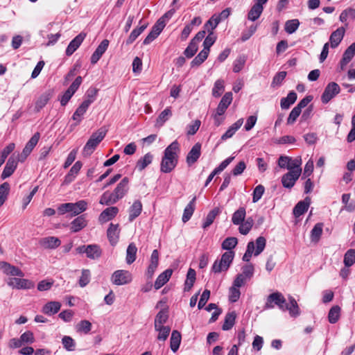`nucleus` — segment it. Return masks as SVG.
I'll return each mask as SVG.
<instances>
[{"mask_svg": "<svg viewBox=\"0 0 355 355\" xmlns=\"http://www.w3.org/2000/svg\"><path fill=\"white\" fill-rule=\"evenodd\" d=\"M179 150V144L177 141L172 142L164 150L160 165V171L162 173H170L175 168L178 161V152Z\"/></svg>", "mask_w": 355, "mask_h": 355, "instance_id": "obj_1", "label": "nucleus"}, {"mask_svg": "<svg viewBox=\"0 0 355 355\" xmlns=\"http://www.w3.org/2000/svg\"><path fill=\"white\" fill-rule=\"evenodd\" d=\"M107 130L105 128H101L96 132H94L83 148V155L84 157L90 156L97 146L104 139Z\"/></svg>", "mask_w": 355, "mask_h": 355, "instance_id": "obj_2", "label": "nucleus"}, {"mask_svg": "<svg viewBox=\"0 0 355 355\" xmlns=\"http://www.w3.org/2000/svg\"><path fill=\"white\" fill-rule=\"evenodd\" d=\"M266 244V240L263 236H259L256 239V248L254 247V243L253 241H250L248 243L246 251L243 257V261L248 262L252 254L254 256H258L264 250Z\"/></svg>", "mask_w": 355, "mask_h": 355, "instance_id": "obj_3", "label": "nucleus"}, {"mask_svg": "<svg viewBox=\"0 0 355 355\" xmlns=\"http://www.w3.org/2000/svg\"><path fill=\"white\" fill-rule=\"evenodd\" d=\"M235 253L234 251L224 252L220 260H216L212 266L211 270L215 273L226 271L233 261Z\"/></svg>", "mask_w": 355, "mask_h": 355, "instance_id": "obj_4", "label": "nucleus"}, {"mask_svg": "<svg viewBox=\"0 0 355 355\" xmlns=\"http://www.w3.org/2000/svg\"><path fill=\"white\" fill-rule=\"evenodd\" d=\"M286 301L284 295L279 292H275L273 293L270 294L267 297V301L266 302L264 309H269L274 308L275 304L278 306V307L285 311V305Z\"/></svg>", "mask_w": 355, "mask_h": 355, "instance_id": "obj_5", "label": "nucleus"}, {"mask_svg": "<svg viewBox=\"0 0 355 355\" xmlns=\"http://www.w3.org/2000/svg\"><path fill=\"white\" fill-rule=\"evenodd\" d=\"M111 281L117 286L127 284L132 281V275L128 270H118L112 274Z\"/></svg>", "mask_w": 355, "mask_h": 355, "instance_id": "obj_6", "label": "nucleus"}, {"mask_svg": "<svg viewBox=\"0 0 355 355\" xmlns=\"http://www.w3.org/2000/svg\"><path fill=\"white\" fill-rule=\"evenodd\" d=\"M340 88L339 85L334 82L329 83L321 96V101L323 103H329L334 97L340 93Z\"/></svg>", "mask_w": 355, "mask_h": 355, "instance_id": "obj_7", "label": "nucleus"}, {"mask_svg": "<svg viewBox=\"0 0 355 355\" xmlns=\"http://www.w3.org/2000/svg\"><path fill=\"white\" fill-rule=\"evenodd\" d=\"M301 172L302 169L295 168L284 174L282 178L283 187L287 189H291L300 176Z\"/></svg>", "mask_w": 355, "mask_h": 355, "instance_id": "obj_8", "label": "nucleus"}, {"mask_svg": "<svg viewBox=\"0 0 355 355\" xmlns=\"http://www.w3.org/2000/svg\"><path fill=\"white\" fill-rule=\"evenodd\" d=\"M7 284L9 286L16 289H30L34 287L33 282L23 278H9L7 281Z\"/></svg>", "mask_w": 355, "mask_h": 355, "instance_id": "obj_9", "label": "nucleus"}, {"mask_svg": "<svg viewBox=\"0 0 355 355\" xmlns=\"http://www.w3.org/2000/svg\"><path fill=\"white\" fill-rule=\"evenodd\" d=\"M0 269L6 275L20 277H23L24 276V273L21 270L6 261L0 262Z\"/></svg>", "mask_w": 355, "mask_h": 355, "instance_id": "obj_10", "label": "nucleus"}, {"mask_svg": "<svg viewBox=\"0 0 355 355\" xmlns=\"http://www.w3.org/2000/svg\"><path fill=\"white\" fill-rule=\"evenodd\" d=\"M17 166V157L12 155L8 159L6 164L4 167V169L1 173V178L4 180L7 178H9L15 172V169Z\"/></svg>", "mask_w": 355, "mask_h": 355, "instance_id": "obj_11", "label": "nucleus"}, {"mask_svg": "<svg viewBox=\"0 0 355 355\" xmlns=\"http://www.w3.org/2000/svg\"><path fill=\"white\" fill-rule=\"evenodd\" d=\"M129 179L126 177L123 178L117 184L116 187L112 192L114 198L118 201L121 199L128 191Z\"/></svg>", "mask_w": 355, "mask_h": 355, "instance_id": "obj_12", "label": "nucleus"}, {"mask_svg": "<svg viewBox=\"0 0 355 355\" xmlns=\"http://www.w3.org/2000/svg\"><path fill=\"white\" fill-rule=\"evenodd\" d=\"M232 99L233 97L232 92H226L224 94L216 108V112H217V115H223L225 114L226 110L231 104Z\"/></svg>", "mask_w": 355, "mask_h": 355, "instance_id": "obj_13", "label": "nucleus"}, {"mask_svg": "<svg viewBox=\"0 0 355 355\" xmlns=\"http://www.w3.org/2000/svg\"><path fill=\"white\" fill-rule=\"evenodd\" d=\"M201 154V144L200 143H196L191 148L190 151L188 153L187 155V163L189 166H191L194 163H196L199 159Z\"/></svg>", "mask_w": 355, "mask_h": 355, "instance_id": "obj_14", "label": "nucleus"}, {"mask_svg": "<svg viewBox=\"0 0 355 355\" xmlns=\"http://www.w3.org/2000/svg\"><path fill=\"white\" fill-rule=\"evenodd\" d=\"M85 36V34L83 33H80L77 36H76L69 44L66 49V55L68 56L71 55L80 46Z\"/></svg>", "mask_w": 355, "mask_h": 355, "instance_id": "obj_15", "label": "nucleus"}, {"mask_svg": "<svg viewBox=\"0 0 355 355\" xmlns=\"http://www.w3.org/2000/svg\"><path fill=\"white\" fill-rule=\"evenodd\" d=\"M91 105L90 101H83L80 105L76 109L72 116V119L76 123L74 125H78L83 119V115L86 113L89 106Z\"/></svg>", "mask_w": 355, "mask_h": 355, "instance_id": "obj_16", "label": "nucleus"}, {"mask_svg": "<svg viewBox=\"0 0 355 355\" xmlns=\"http://www.w3.org/2000/svg\"><path fill=\"white\" fill-rule=\"evenodd\" d=\"M345 33L344 27H340L334 31L330 35L329 42L332 49L336 48L341 42Z\"/></svg>", "mask_w": 355, "mask_h": 355, "instance_id": "obj_17", "label": "nucleus"}, {"mask_svg": "<svg viewBox=\"0 0 355 355\" xmlns=\"http://www.w3.org/2000/svg\"><path fill=\"white\" fill-rule=\"evenodd\" d=\"M109 45L107 40H103L100 44L97 46L95 51L91 56V63L94 64L100 60L103 54L105 52Z\"/></svg>", "mask_w": 355, "mask_h": 355, "instance_id": "obj_18", "label": "nucleus"}, {"mask_svg": "<svg viewBox=\"0 0 355 355\" xmlns=\"http://www.w3.org/2000/svg\"><path fill=\"white\" fill-rule=\"evenodd\" d=\"M53 90L49 89L40 95L35 102V111L36 112H40L47 104L53 96Z\"/></svg>", "mask_w": 355, "mask_h": 355, "instance_id": "obj_19", "label": "nucleus"}, {"mask_svg": "<svg viewBox=\"0 0 355 355\" xmlns=\"http://www.w3.org/2000/svg\"><path fill=\"white\" fill-rule=\"evenodd\" d=\"M119 212L116 207H110L103 210L99 216L98 220L100 223H106L114 218Z\"/></svg>", "mask_w": 355, "mask_h": 355, "instance_id": "obj_20", "label": "nucleus"}, {"mask_svg": "<svg viewBox=\"0 0 355 355\" xmlns=\"http://www.w3.org/2000/svg\"><path fill=\"white\" fill-rule=\"evenodd\" d=\"M120 230L119 229V224L111 223L107 230V236L108 240L112 245H116L118 242Z\"/></svg>", "mask_w": 355, "mask_h": 355, "instance_id": "obj_21", "label": "nucleus"}, {"mask_svg": "<svg viewBox=\"0 0 355 355\" xmlns=\"http://www.w3.org/2000/svg\"><path fill=\"white\" fill-rule=\"evenodd\" d=\"M39 243L44 248L55 249L60 245L61 241L57 237L48 236L41 239L39 241Z\"/></svg>", "mask_w": 355, "mask_h": 355, "instance_id": "obj_22", "label": "nucleus"}, {"mask_svg": "<svg viewBox=\"0 0 355 355\" xmlns=\"http://www.w3.org/2000/svg\"><path fill=\"white\" fill-rule=\"evenodd\" d=\"M87 225V221L85 219V215H81L76 218L70 223V230L71 232L76 233L83 230Z\"/></svg>", "mask_w": 355, "mask_h": 355, "instance_id": "obj_23", "label": "nucleus"}, {"mask_svg": "<svg viewBox=\"0 0 355 355\" xmlns=\"http://www.w3.org/2000/svg\"><path fill=\"white\" fill-rule=\"evenodd\" d=\"M173 273L171 269H167L162 272L157 278L154 287L156 290L162 288L170 279Z\"/></svg>", "mask_w": 355, "mask_h": 355, "instance_id": "obj_24", "label": "nucleus"}, {"mask_svg": "<svg viewBox=\"0 0 355 355\" xmlns=\"http://www.w3.org/2000/svg\"><path fill=\"white\" fill-rule=\"evenodd\" d=\"M310 205V198L306 197L304 200L300 201L293 209V214L295 217H300L308 209Z\"/></svg>", "mask_w": 355, "mask_h": 355, "instance_id": "obj_25", "label": "nucleus"}, {"mask_svg": "<svg viewBox=\"0 0 355 355\" xmlns=\"http://www.w3.org/2000/svg\"><path fill=\"white\" fill-rule=\"evenodd\" d=\"M355 55V42L352 43L344 52L343 58L340 60L341 69L347 65Z\"/></svg>", "mask_w": 355, "mask_h": 355, "instance_id": "obj_26", "label": "nucleus"}, {"mask_svg": "<svg viewBox=\"0 0 355 355\" xmlns=\"http://www.w3.org/2000/svg\"><path fill=\"white\" fill-rule=\"evenodd\" d=\"M61 307V304L59 302L51 301L46 303L43 307L42 311L49 315L57 313Z\"/></svg>", "mask_w": 355, "mask_h": 355, "instance_id": "obj_27", "label": "nucleus"}, {"mask_svg": "<svg viewBox=\"0 0 355 355\" xmlns=\"http://www.w3.org/2000/svg\"><path fill=\"white\" fill-rule=\"evenodd\" d=\"M142 211V204L140 200H135L129 209V221H133Z\"/></svg>", "mask_w": 355, "mask_h": 355, "instance_id": "obj_28", "label": "nucleus"}, {"mask_svg": "<svg viewBox=\"0 0 355 355\" xmlns=\"http://www.w3.org/2000/svg\"><path fill=\"white\" fill-rule=\"evenodd\" d=\"M82 162L77 161L71 168L67 175L65 176L64 182L69 184L73 182L77 174L79 173L80 168H82Z\"/></svg>", "mask_w": 355, "mask_h": 355, "instance_id": "obj_29", "label": "nucleus"}, {"mask_svg": "<svg viewBox=\"0 0 355 355\" xmlns=\"http://www.w3.org/2000/svg\"><path fill=\"white\" fill-rule=\"evenodd\" d=\"M102 254V250L96 244L87 245V257L91 259H97Z\"/></svg>", "mask_w": 355, "mask_h": 355, "instance_id": "obj_30", "label": "nucleus"}, {"mask_svg": "<svg viewBox=\"0 0 355 355\" xmlns=\"http://www.w3.org/2000/svg\"><path fill=\"white\" fill-rule=\"evenodd\" d=\"M196 279V272L194 269L189 268L187 271V279L184 282V291L188 292L193 287Z\"/></svg>", "mask_w": 355, "mask_h": 355, "instance_id": "obj_31", "label": "nucleus"}, {"mask_svg": "<svg viewBox=\"0 0 355 355\" xmlns=\"http://www.w3.org/2000/svg\"><path fill=\"white\" fill-rule=\"evenodd\" d=\"M196 200V197L194 196L192 200L189 202V204L186 206L184 209L183 215H182V222L186 223L190 220L191 218L194 211H195V202Z\"/></svg>", "mask_w": 355, "mask_h": 355, "instance_id": "obj_32", "label": "nucleus"}, {"mask_svg": "<svg viewBox=\"0 0 355 355\" xmlns=\"http://www.w3.org/2000/svg\"><path fill=\"white\" fill-rule=\"evenodd\" d=\"M243 123V119H240L233 123L228 130L222 135L221 139L226 140L231 138L235 132L241 128Z\"/></svg>", "mask_w": 355, "mask_h": 355, "instance_id": "obj_33", "label": "nucleus"}, {"mask_svg": "<svg viewBox=\"0 0 355 355\" xmlns=\"http://www.w3.org/2000/svg\"><path fill=\"white\" fill-rule=\"evenodd\" d=\"M153 155L150 153H146L144 157H141L137 162L136 168L138 171H142L150 164L152 163Z\"/></svg>", "mask_w": 355, "mask_h": 355, "instance_id": "obj_34", "label": "nucleus"}, {"mask_svg": "<svg viewBox=\"0 0 355 355\" xmlns=\"http://www.w3.org/2000/svg\"><path fill=\"white\" fill-rule=\"evenodd\" d=\"M181 343V334L177 330H173L171 333L170 339V347L173 352L179 349Z\"/></svg>", "mask_w": 355, "mask_h": 355, "instance_id": "obj_35", "label": "nucleus"}, {"mask_svg": "<svg viewBox=\"0 0 355 355\" xmlns=\"http://www.w3.org/2000/svg\"><path fill=\"white\" fill-rule=\"evenodd\" d=\"M172 116L171 108L170 107H166L164 110L158 116L156 119L155 126L156 127H162L164 123L168 120V119Z\"/></svg>", "mask_w": 355, "mask_h": 355, "instance_id": "obj_36", "label": "nucleus"}, {"mask_svg": "<svg viewBox=\"0 0 355 355\" xmlns=\"http://www.w3.org/2000/svg\"><path fill=\"white\" fill-rule=\"evenodd\" d=\"M246 211L245 207H239L232 215V222L234 225H239L242 223L245 218Z\"/></svg>", "mask_w": 355, "mask_h": 355, "instance_id": "obj_37", "label": "nucleus"}, {"mask_svg": "<svg viewBox=\"0 0 355 355\" xmlns=\"http://www.w3.org/2000/svg\"><path fill=\"white\" fill-rule=\"evenodd\" d=\"M297 100V94L291 91L287 96L281 99L280 105L282 109H288L289 107L293 104Z\"/></svg>", "mask_w": 355, "mask_h": 355, "instance_id": "obj_38", "label": "nucleus"}, {"mask_svg": "<svg viewBox=\"0 0 355 355\" xmlns=\"http://www.w3.org/2000/svg\"><path fill=\"white\" fill-rule=\"evenodd\" d=\"M236 317V315L234 311L227 313L225 315V321L222 327L223 330L227 331L231 329L234 325Z\"/></svg>", "mask_w": 355, "mask_h": 355, "instance_id": "obj_39", "label": "nucleus"}, {"mask_svg": "<svg viewBox=\"0 0 355 355\" xmlns=\"http://www.w3.org/2000/svg\"><path fill=\"white\" fill-rule=\"evenodd\" d=\"M263 10V7L260 6L259 5H256L255 3L250 8L248 14V19L250 21H254L257 19L259 18Z\"/></svg>", "mask_w": 355, "mask_h": 355, "instance_id": "obj_40", "label": "nucleus"}, {"mask_svg": "<svg viewBox=\"0 0 355 355\" xmlns=\"http://www.w3.org/2000/svg\"><path fill=\"white\" fill-rule=\"evenodd\" d=\"M220 211H221L219 207H215L211 211H210L202 224V227L206 229L209 227L213 223L216 217L220 213Z\"/></svg>", "mask_w": 355, "mask_h": 355, "instance_id": "obj_41", "label": "nucleus"}, {"mask_svg": "<svg viewBox=\"0 0 355 355\" xmlns=\"http://www.w3.org/2000/svg\"><path fill=\"white\" fill-rule=\"evenodd\" d=\"M137 248L135 243H131L126 250V262L128 264L132 263L136 259Z\"/></svg>", "mask_w": 355, "mask_h": 355, "instance_id": "obj_42", "label": "nucleus"}, {"mask_svg": "<svg viewBox=\"0 0 355 355\" xmlns=\"http://www.w3.org/2000/svg\"><path fill=\"white\" fill-rule=\"evenodd\" d=\"M289 304L286 303L285 311L288 310L291 315L297 316L300 314L299 307L296 300L293 297H289Z\"/></svg>", "mask_w": 355, "mask_h": 355, "instance_id": "obj_43", "label": "nucleus"}, {"mask_svg": "<svg viewBox=\"0 0 355 355\" xmlns=\"http://www.w3.org/2000/svg\"><path fill=\"white\" fill-rule=\"evenodd\" d=\"M323 223H318L315 225L311 232V241L317 243L319 241L322 233Z\"/></svg>", "mask_w": 355, "mask_h": 355, "instance_id": "obj_44", "label": "nucleus"}, {"mask_svg": "<svg viewBox=\"0 0 355 355\" xmlns=\"http://www.w3.org/2000/svg\"><path fill=\"white\" fill-rule=\"evenodd\" d=\"M340 315V307L338 305L332 306L328 314L329 322L331 324H335L338 320Z\"/></svg>", "mask_w": 355, "mask_h": 355, "instance_id": "obj_45", "label": "nucleus"}, {"mask_svg": "<svg viewBox=\"0 0 355 355\" xmlns=\"http://www.w3.org/2000/svg\"><path fill=\"white\" fill-rule=\"evenodd\" d=\"M40 137L39 132H35L30 139L24 147V154L31 153L35 146L37 145Z\"/></svg>", "mask_w": 355, "mask_h": 355, "instance_id": "obj_46", "label": "nucleus"}, {"mask_svg": "<svg viewBox=\"0 0 355 355\" xmlns=\"http://www.w3.org/2000/svg\"><path fill=\"white\" fill-rule=\"evenodd\" d=\"M73 206L72 207V216H77L83 211H85L87 208V202L85 200H79L77 202L73 203Z\"/></svg>", "mask_w": 355, "mask_h": 355, "instance_id": "obj_47", "label": "nucleus"}, {"mask_svg": "<svg viewBox=\"0 0 355 355\" xmlns=\"http://www.w3.org/2000/svg\"><path fill=\"white\" fill-rule=\"evenodd\" d=\"M247 57L245 55H240L234 62L233 71L234 73L240 72L245 66Z\"/></svg>", "mask_w": 355, "mask_h": 355, "instance_id": "obj_48", "label": "nucleus"}, {"mask_svg": "<svg viewBox=\"0 0 355 355\" xmlns=\"http://www.w3.org/2000/svg\"><path fill=\"white\" fill-rule=\"evenodd\" d=\"M10 189V187L8 182H3L0 185V207L2 206L6 200Z\"/></svg>", "mask_w": 355, "mask_h": 355, "instance_id": "obj_49", "label": "nucleus"}, {"mask_svg": "<svg viewBox=\"0 0 355 355\" xmlns=\"http://www.w3.org/2000/svg\"><path fill=\"white\" fill-rule=\"evenodd\" d=\"M224 90V81L221 79H218L214 83L212 89V95L214 97L218 98L221 96Z\"/></svg>", "mask_w": 355, "mask_h": 355, "instance_id": "obj_50", "label": "nucleus"}, {"mask_svg": "<svg viewBox=\"0 0 355 355\" xmlns=\"http://www.w3.org/2000/svg\"><path fill=\"white\" fill-rule=\"evenodd\" d=\"M209 53L206 52V51L202 50L196 57L191 61V67H198L202 62L205 61L207 58Z\"/></svg>", "mask_w": 355, "mask_h": 355, "instance_id": "obj_51", "label": "nucleus"}, {"mask_svg": "<svg viewBox=\"0 0 355 355\" xmlns=\"http://www.w3.org/2000/svg\"><path fill=\"white\" fill-rule=\"evenodd\" d=\"M237 243L238 240L236 237H227L223 241L221 247L223 250L232 251V249L236 247Z\"/></svg>", "mask_w": 355, "mask_h": 355, "instance_id": "obj_52", "label": "nucleus"}, {"mask_svg": "<svg viewBox=\"0 0 355 355\" xmlns=\"http://www.w3.org/2000/svg\"><path fill=\"white\" fill-rule=\"evenodd\" d=\"M117 202L112 193L106 191L101 196L99 203L101 205H112Z\"/></svg>", "mask_w": 355, "mask_h": 355, "instance_id": "obj_53", "label": "nucleus"}, {"mask_svg": "<svg viewBox=\"0 0 355 355\" xmlns=\"http://www.w3.org/2000/svg\"><path fill=\"white\" fill-rule=\"evenodd\" d=\"M339 19L343 23L346 22L348 19H355V8H348L343 10Z\"/></svg>", "mask_w": 355, "mask_h": 355, "instance_id": "obj_54", "label": "nucleus"}, {"mask_svg": "<svg viewBox=\"0 0 355 355\" xmlns=\"http://www.w3.org/2000/svg\"><path fill=\"white\" fill-rule=\"evenodd\" d=\"M208 35L205 37L203 42V49L209 53L210 47L214 44L216 37L214 35V32H208Z\"/></svg>", "mask_w": 355, "mask_h": 355, "instance_id": "obj_55", "label": "nucleus"}, {"mask_svg": "<svg viewBox=\"0 0 355 355\" xmlns=\"http://www.w3.org/2000/svg\"><path fill=\"white\" fill-rule=\"evenodd\" d=\"M15 144L10 143L0 153V167L3 164L8 155L15 149Z\"/></svg>", "mask_w": 355, "mask_h": 355, "instance_id": "obj_56", "label": "nucleus"}, {"mask_svg": "<svg viewBox=\"0 0 355 355\" xmlns=\"http://www.w3.org/2000/svg\"><path fill=\"white\" fill-rule=\"evenodd\" d=\"M355 263V250H348L344 256V263L346 267H350Z\"/></svg>", "mask_w": 355, "mask_h": 355, "instance_id": "obj_57", "label": "nucleus"}, {"mask_svg": "<svg viewBox=\"0 0 355 355\" xmlns=\"http://www.w3.org/2000/svg\"><path fill=\"white\" fill-rule=\"evenodd\" d=\"M220 22V19L216 17V15H214L205 23L204 28L207 31V32H213Z\"/></svg>", "mask_w": 355, "mask_h": 355, "instance_id": "obj_58", "label": "nucleus"}, {"mask_svg": "<svg viewBox=\"0 0 355 355\" xmlns=\"http://www.w3.org/2000/svg\"><path fill=\"white\" fill-rule=\"evenodd\" d=\"M92 329V323L86 320H81L76 325V330L78 332H83L84 334H88Z\"/></svg>", "mask_w": 355, "mask_h": 355, "instance_id": "obj_59", "label": "nucleus"}, {"mask_svg": "<svg viewBox=\"0 0 355 355\" xmlns=\"http://www.w3.org/2000/svg\"><path fill=\"white\" fill-rule=\"evenodd\" d=\"M300 21L298 19L288 20L285 24V31L289 34H292L298 28Z\"/></svg>", "mask_w": 355, "mask_h": 355, "instance_id": "obj_60", "label": "nucleus"}, {"mask_svg": "<svg viewBox=\"0 0 355 355\" xmlns=\"http://www.w3.org/2000/svg\"><path fill=\"white\" fill-rule=\"evenodd\" d=\"M62 343L64 349L67 351H73L75 349L76 343L74 340L68 336H64L62 339Z\"/></svg>", "mask_w": 355, "mask_h": 355, "instance_id": "obj_61", "label": "nucleus"}, {"mask_svg": "<svg viewBox=\"0 0 355 355\" xmlns=\"http://www.w3.org/2000/svg\"><path fill=\"white\" fill-rule=\"evenodd\" d=\"M90 271L88 269H83L79 279V285L80 287H85L90 282Z\"/></svg>", "mask_w": 355, "mask_h": 355, "instance_id": "obj_62", "label": "nucleus"}, {"mask_svg": "<svg viewBox=\"0 0 355 355\" xmlns=\"http://www.w3.org/2000/svg\"><path fill=\"white\" fill-rule=\"evenodd\" d=\"M197 50L198 44L194 43V42L191 41L188 46L184 50V54L187 58H191L196 54Z\"/></svg>", "mask_w": 355, "mask_h": 355, "instance_id": "obj_63", "label": "nucleus"}, {"mask_svg": "<svg viewBox=\"0 0 355 355\" xmlns=\"http://www.w3.org/2000/svg\"><path fill=\"white\" fill-rule=\"evenodd\" d=\"M265 191V188L263 185L259 184L257 186L253 191L252 193V202H258L262 197L263 193Z\"/></svg>", "mask_w": 355, "mask_h": 355, "instance_id": "obj_64", "label": "nucleus"}]
</instances>
